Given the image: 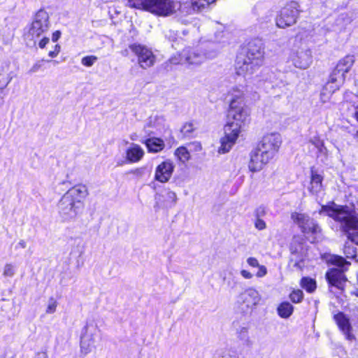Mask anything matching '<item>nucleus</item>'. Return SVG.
<instances>
[{"instance_id":"obj_1","label":"nucleus","mask_w":358,"mask_h":358,"mask_svg":"<svg viewBox=\"0 0 358 358\" xmlns=\"http://www.w3.org/2000/svg\"><path fill=\"white\" fill-rule=\"evenodd\" d=\"M229 97L227 121L224 126V136L220 138L218 152H228L236 143L240 134L251 122L250 111L245 102V93L238 87H233L226 94Z\"/></svg>"},{"instance_id":"obj_2","label":"nucleus","mask_w":358,"mask_h":358,"mask_svg":"<svg viewBox=\"0 0 358 358\" xmlns=\"http://www.w3.org/2000/svg\"><path fill=\"white\" fill-rule=\"evenodd\" d=\"M89 195L85 185L79 183L69 188L58 202L59 213L64 220L75 219L85 210V201Z\"/></svg>"},{"instance_id":"obj_3","label":"nucleus","mask_w":358,"mask_h":358,"mask_svg":"<svg viewBox=\"0 0 358 358\" xmlns=\"http://www.w3.org/2000/svg\"><path fill=\"white\" fill-rule=\"evenodd\" d=\"M265 47L259 38H252L243 44L236 58V66L238 74H243L248 71H252L255 67L262 65Z\"/></svg>"},{"instance_id":"obj_4","label":"nucleus","mask_w":358,"mask_h":358,"mask_svg":"<svg viewBox=\"0 0 358 358\" xmlns=\"http://www.w3.org/2000/svg\"><path fill=\"white\" fill-rule=\"evenodd\" d=\"M127 6L166 17L176 13L180 3L176 0H127Z\"/></svg>"},{"instance_id":"obj_5","label":"nucleus","mask_w":358,"mask_h":358,"mask_svg":"<svg viewBox=\"0 0 358 358\" xmlns=\"http://www.w3.org/2000/svg\"><path fill=\"white\" fill-rule=\"evenodd\" d=\"M290 217L293 222L299 227L304 235L310 236L314 240L322 235L321 226L308 215L294 211L291 213Z\"/></svg>"},{"instance_id":"obj_6","label":"nucleus","mask_w":358,"mask_h":358,"mask_svg":"<svg viewBox=\"0 0 358 358\" xmlns=\"http://www.w3.org/2000/svg\"><path fill=\"white\" fill-rule=\"evenodd\" d=\"M299 5L292 1L287 2L278 12L275 17V24L278 27L285 29L296 24L299 17Z\"/></svg>"},{"instance_id":"obj_7","label":"nucleus","mask_w":358,"mask_h":358,"mask_svg":"<svg viewBox=\"0 0 358 358\" xmlns=\"http://www.w3.org/2000/svg\"><path fill=\"white\" fill-rule=\"evenodd\" d=\"M345 74L346 73L342 72L336 66L334 68L329 75L327 83L324 86L320 93V99L322 102H327L329 100L335 91L339 90L341 85L345 82Z\"/></svg>"},{"instance_id":"obj_8","label":"nucleus","mask_w":358,"mask_h":358,"mask_svg":"<svg viewBox=\"0 0 358 358\" xmlns=\"http://www.w3.org/2000/svg\"><path fill=\"white\" fill-rule=\"evenodd\" d=\"M50 22L48 13L43 10H40L36 14L35 18L29 29L28 36L30 37L31 40L35 41L44 36L48 32Z\"/></svg>"},{"instance_id":"obj_9","label":"nucleus","mask_w":358,"mask_h":358,"mask_svg":"<svg viewBox=\"0 0 358 358\" xmlns=\"http://www.w3.org/2000/svg\"><path fill=\"white\" fill-rule=\"evenodd\" d=\"M348 268H329L325 273V279L329 290L333 288L343 293L345 291L346 284L348 281L345 272Z\"/></svg>"},{"instance_id":"obj_10","label":"nucleus","mask_w":358,"mask_h":358,"mask_svg":"<svg viewBox=\"0 0 358 358\" xmlns=\"http://www.w3.org/2000/svg\"><path fill=\"white\" fill-rule=\"evenodd\" d=\"M129 50L137 58V62L141 68L147 69L152 67L156 61V57L146 45L134 43L129 45Z\"/></svg>"},{"instance_id":"obj_11","label":"nucleus","mask_w":358,"mask_h":358,"mask_svg":"<svg viewBox=\"0 0 358 358\" xmlns=\"http://www.w3.org/2000/svg\"><path fill=\"white\" fill-rule=\"evenodd\" d=\"M281 144L282 139L280 135L273 132L265 134L257 146L263 150V153L273 158L278 152Z\"/></svg>"},{"instance_id":"obj_12","label":"nucleus","mask_w":358,"mask_h":358,"mask_svg":"<svg viewBox=\"0 0 358 358\" xmlns=\"http://www.w3.org/2000/svg\"><path fill=\"white\" fill-rule=\"evenodd\" d=\"M352 210V208L347 205H337L334 201H330L328 204L322 205L319 213H325L335 222L341 224Z\"/></svg>"},{"instance_id":"obj_13","label":"nucleus","mask_w":358,"mask_h":358,"mask_svg":"<svg viewBox=\"0 0 358 358\" xmlns=\"http://www.w3.org/2000/svg\"><path fill=\"white\" fill-rule=\"evenodd\" d=\"M341 230L348 239L358 245V213L355 208L341 224Z\"/></svg>"},{"instance_id":"obj_14","label":"nucleus","mask_w":358,"mask_h":358,"mask_svg":"<svg viewBox=\"0 0 358 358\" xmlns=\"http://www.w3.org/2000/svg\"><path fill=\"white\" fill-rule=\"evenodd\" d=\"M250 157V159L248 163V168L252 173L262 170L263 168L273 159L269 155L263 153V150L257 146L251 151Z\"/></svg>"},{"instance_id":"obj_15","label":"nucleus","mask_w":358,"mask_h":358,"mask_svg":"<svg viewBox=\"0 0 358 358\" xmlns=\"http://www.w3.org/2000/svg\"><path fill=\"white\" fill-rule=\"evenodd\" d=\"M175 165L173 162L167 159L161 162L155 168L154 180L160 183L168 182L174 172Z\"/></svg>"},{"instance_id":"obj_16","label":"nucleus","mask_w":358,"mask_h":358,"mask_svg":"<svg viewBox=\"0 0 358 358\" xmlns=\"http://www.w3.org/2000/svg\"><path fill=\"white\" fill-rule=\"evenodd\" d=\"M333 319L337 324L339 330L345 335L347 340L353 341L355 339V337L352 334V327L350 320L343 312H338L334 315Z\"/></svg>"},{"instance_id":"obj_17","label":"nucleus","mask_w":358,"mask_h":358,"mask_svg":"<svg viewBox=\"0 0 358 358\" xmlns=\"http://www.w3.org/2000/svg\"><path fill=\"white\" fill-rule=\"evenodd\" d=\"M143 149L136 143H132L125 150V159L129 164H134L140 162L144 157Z\"/></svg>"},{"instance_id":"obj_18","label":"nucleus","mask_w":358,"mask_h":358,"mask_svg":"<svg viewBox=\"0 0 358 358\" xmlns=\"http://www.w3.org/2000/svg\"><path fill=\"white\" fill-rule=\"evenodd\" d=\"M89 324H86L83 329L80 338V352L83 355L90 353L94 347V340L92 335L88 334Z\"/></svg>"},{"instance_id":"obj_19","label":"nucleus","mask_w":358,"mask_h":358,"mask_svg":"<svg viewBox=\"0 0 358 358\" xmlns=\"http://www.w3.org/2000/svg\"><path fill=\"white\" fill-rule=\"evenodd\" d=\"M142 143L145 145L149 153H158L165 148L164 141L159 137L148 138Z\"/></svg>"},{"instance_id":"obj_20","label":"nucleus","mask_w":358,"mask_h":358,"mask_svg":"<svg viewBox=\"0 0 358 358\" xmlns=\"http://www.w3.org/2000/svg\"><path fill=\"white\" fill-rule=\"evenodd\" d=\"M179 56L180 57V62H173V59H175V57H172L171 59H170V60H169L170 62L172 64H179L184 58L185 60L189 64L197 65V64H200L203 61V57L200 54H198L195 51L191 50L187 51L186 52H182V54L179 55Z\"/></svg>"},{"instance_id":"obj_21","label":"nucleus","mask_w":358,"mask_h":358,"mask_svg":"<svg viewBox=\"0 0 358 358\" xmlns=\"http://www.w3.org/2000/svg\"><path fill=\"white\" fill-rule=\"evenodd\" d=\"M323 176L316 171L314 166L310 168V192L317 193L322 189Z\"/></svg>"},{"instance_id":"obj_22","label":"nucleus","mask_w":358,"mask_h":358,"mask_svg":"<svg viewBox=\"0 0 358 358\" xmlns=\"http://www.w3.org/2000/svg\"><path fill=\"white\" fill-rule=\"evenodd\" d=\"M259 301V296L254 289L249 288L245 291L243 294V302L245 303L246 307L252 308L256 306Z\"/></svg>"},{"instance_id":"obj_23","label":"nucleus","mask_w":358,"mask_h":358,"mask_svg":"<svg viewBox=\"0 0 358 358\" xmlns=\"http://www.w3.org/2000/svg\"><path fill=\"white\" fill-rule=\"evenodd\" d=\"M294 310V306L288 301H282L277 307L278 315L280 317L284 319L289 317L292 315Z\"/></svg>"},{"instance_id":"obj_24","label":"nucleus","mask_w":358,"mask_h":358,"mask_svg":"<svg viewBox=\"0 0 358 358\" xmlns=\"http://www.w3.org/2000/svg\"><path fill=\"white\" fill-rule=\"evenodd\" d=\"M355 63V59L352 55H345L344 57L341 59L336 65V67L338 68L342 72L347 73L349 72L352 66Z\"/></svg>"},{"instance_id":"obj_25","label":"nucleus","mask_w":358,"mask_h":358,"mask_svg":"<svg viewBox=\"0 0 358 358\" xmlns=\"http://www.w3.org/2000/svg\"><path fill=\"white\" fill-rule=\"evenodd\" d=\"M299 285L301 287L308 293H313L317 289V282L309 276H303L301 278Z\"/></svg>"},{"instance_id":"obj_26","label":"nucleus","mask_w":358,"mask_h":358,"mask_svg":"<svg viewBox=\"0 0 358 358\" xmlns=\"http://www.w3.org/2000/svg\"><path fill=\"white\" fill-rule=\"evenodd\" d=\"M176 158L180 162L185 164L191 159L189 150L185 145L177 148L174 151Z\"/></svg>"},{"instance_id":"obj_27","label":"nucleus","mask_w":358,"mask_h":358,"mask_svg":"<svg viewBox=\"0 0 358 358\" xmlns=\"http://www.w3.org/2000/svg\"><path fill=\"white\" fill-rule=\"evenodd\" d=\"M329 263L331 265L336 266L337 268H348L351 265V263L346 260L342 256L338 255H332L329 259Z\"/></svg>"},{"instance_id":"obj_28","label":"nucleus","mask_w":358,"mask_h":358,"mask_svg":"<svg viewBox=\"0 0 358 358\" xmlns=\"http://www.w3.org/2000/svg\"><path fill=\"white\" fill-rule=\"evenodd\" d=\"M266 214L265 210L263 208H258L255 211L256 220L255 222V227L258 230H263L266 229V222L260 218V216H264Z\"/></svg>"},{"instance_id":"obj_29","label":"nucleus","mask_w":358,"mask_h":358,"mask_svg":"<svg viewBox=\"0 0 358 358\" xmlns=\"http://www.w3.org/2000/svg\"><path fill=\"white\" fill-rule=\"evenodd\" d=\"M289 299L293 303H300L304 299V294L300 289H292L289 294Z\"/></svg>"},{"instance_id":"obj_30","label":"nucleus","mask_w":358,"mask_h":358,"mask_svg":"<svg viewBox=\"0 0 358 358\" xmlns=\"http://www.w3.org/2000/svg\"><path fill=\"white\" fill-rule=\"evenodd\" d=\"M195 130L196 127H194L193 122H187L181 127L180 133L184 137H189L192 136Z\"/></svg>"},{"instance_id":"obj_31","label":"nucleus","mask_w":358,"mask_h":358,"mask_svg":"<svg viewBox=\"0 0 358 358\" xmlns=\"http://www.w3.org/2000/svg\"><path fill=\"white\" fill-rule=\"evenodd\" d=\"M343 254L346 259H355L357 257V249L353 245L345 243L343 249Z\"/></svg>"},{"instance_id":"obj_32","label":"nucleus","mask_w":358,"mask_h":358,"mask_svg":"<svg viewBox=\"0 0 358 358\" xmlns=\"http://www.w3.org/2000/svg\"><path fill=\"white\" fill-rule=\"evenodd\" d=\"M187 145L190 147L189 152H192V153L199 154L203 150L202 145L199 141H192L189 143Z\"/></svg>"},{"instance_id":"obj_33","label":"nucleus","mask_w":358,"mask_h":358,"mask_svg":"<svg viewBox=\"0 0 358 358\" xmlns=\"http://www.w3.org/2000/svg\"><path fill=\"white\" fill-rule=\"evenodd\" d=\"M98 59L96 56L88 55L82 58L81 63L85 66H92L94 62Z\"/></svg>"},{"instance_id":"obj_34","label":"nucleus","mask_w":358,"mask_h":358,"mask_svg":"<svg viewBox=\"0 0 358 358\" xmlns=\"http://www.w3.org/2000/svg\"><path fill=\"white\" fill-rule=\"evenodd\" d=\"M177 199V196L175 192L172 191H168L166 193V199L163 200V202L166 205L173 204Z\"/></svg>"},{"instance_id":"obj_35","label":"nucleus","mask_w":358,"mask_h":358,"mask_svg":"<svg viewBox=\"0 0 358 358\" xmlns=\"http://www.w3.org/2000/svg\"><path fill=\"white\" fill-rule=\"evenodd\" d=\"M15 273V268L11 264H6L3 267V275L5 277H12Z\"/></svg>"},{"instance_id":"obj_36","label":"nucleus","mask_w":358,"mask_h":358,"mask_svg":"<svg viewBox=\"0 0 358 358\" xmlns=\"http://www.w3.org/2000/svg\"><path fill=\"white\" fill-rule=\"evenodd\" d=\"M57 306V302L53 298H50L49 300V303L46 308V313L48 314H51L55 312Z\"/></svg>"},{"instance_id":"obj_37","label":"nucleus","mask_w":358,"mask_h":358,"mask_svg":"<svg viewBox=\"0 0 358 358\" xmlns=\"http://www.w3.org/2000/svg\"><path fill=\"white\" fill-rule=\"evenodd\" d=\"M215 358H237V357L236 352L231 350H225L221 355L216 356Z\"/></svg>"},{"instance_id":"obj_38","label":"nucleus","mask_w":358,"mask_h":358,"mask_svg":"<svg viewBox=\"0 0 358 358\" xmlns=\"http://www.w3.org/2000/svg\"><path fill=\"white\" fill-rule=\"evenodd\" d=\"M310 31L306 28H299V32L296 34L295 38L302 40L304 36H307Z\"/></svg>"},{"instance_id":"obj_39","label":"nucleus","mask_w":358,"mask_h":358,"mask_svg":"<svg viewBox=\"0 0 358 358\" xmlns=\"http://www.w3.org/2000/svg\"><path fill=\"white\" fill-rule=\"evenodd\" d=\"M257 268H259L258 271L256 273V276L257 278H262L266 275L267 269L265 266L259 265V266H257Z\"/></svg>"},{"instance_id":"obj_40","label":"nucleus","mask_w":358,"mask_h":358,"mask_svg":"<svg viewBox=\"0 0 358 358\" xmlns=\"http://www.w3.org/2000/svg\"><path fill=\"white\" fill-rule=\"evenodd\" d=\"M43 59L36 62L30 69L29 71L31 73L36 72L42 68Z\"/></svg>"},{"instance_id":"obj_41","label":"nucleus","mask_w":358,"mask_h":358,"mask_svg":"<svg viewBox=\"0 0 358 358\" xmlns=\"http://www.w3.org/2000/svg\"><path fill=\"white\" fill-rule=\"evenodd\" d=\"M310 142L318 148L324 146V142L319 136H315L313 140L310 141Z\"/></svg>"},{"instance_id":"obj_42","label":"nucleus","mask_w":358,"mask_h":358,"mask_svg":"<svg viewBox=\"0 0 358 358\" xmlns=\"http://www.w3.org/2000/svg\"><path fill=\"white\" fill-rule=\"evenodd\" d=\"M41 39L38 42V47L41 49H43L45 48L46 45L49 43L50 39L48 36H41Z\"/></svg>"},{"instance_id":"obj_43","label":"nucleus","mask_w":358,"mask_h":358,"mask_svg":"<svg viewBox=\"0 0 358 358\" xmlns=\"http://www.w3.org/2000/svg\"><path fill=\"white\" fill-rule=\"evenodd\" d=\"M247 263L251 267H254V268H256V267L259 266V265L257 259L255 257H252L248 258Z\"/></svg>"},{"instance_id":"obj_44","label":"nucleus","mask_w":358,"mask_h":358,"mask_svg":"<svg viewBox=\"0 0 358 358\" xmlns=\"http://www.w3.org/2000/svg\"><path fill=\"white\" fill-rule=\"evenodd\" d=\"M130 173L136 176H141L144 173V168L143 167H139L136 168L129 171Z\"/></svg>"},{"instance_id":"obj_45","label":"nucleus","mask_w":358,"mask_h":358,"mask_svg":"<svg viewBox=\"0 0 358 358\" xmlns=\"http://www.w3.org/2000/svg\"><path fill=\"white\" fill-rule=\"evenodd\" d=\"M61 34H62L61 31L59 30L54 31L52 35V41L53 42L57 41L59 39V38L61 37Z\"/></svg>"},{"instance_id":"obj_46","label":"nucleus","mask_w":358,"mask_h":358,"mask_svg":"<svg viewBox=\"0 0 358 358\" xmlns=\"http://www.w3.org/2000/svg\"><path fill=\"white\" fill-rule=\"evenodd\" d=\"M241 274L245 279H250L253 276L252 274L247 270H241Z\"/></svg>"},{"instance_id":"obj_47","label":"nucleus","mask_w":358,"mask_h":358,"mask_svg":"<svg viewBox=\"0 0 358 358\" xmlns=\"http://www.w3.org/2000/svg\"><path fill=\"white\" fill-rule=\"evenodd\" d=\"M59 54L55 50H51L48 52V56L51 58L56 57Z\"/></svg>"},{"instance_id":"obj_48","label":"nucleus","mask_w":358,"mask_h":358,"mask_svg":"<svg viewBox=\"0 0 358 358\" xmlns=\"http://www.w3.org/2000/svg\"><path fill=\"white\" fill-rule=\"evenodd\" d=\"M59 54L55 50H51L48 52V56L51 58L56 57Z\"/></svg>"},{"instance_id":"obj_49","label":"nucleus","mask_w":358,"mask_h":358,"mask_svg":"<svg viewBox=\"0 0 358 358\" xmlns=\"http://www.w3.org/2000/svg\"><path fill=\"white\" fill-rule=\"evenodd\" d=\"M353 117L358 122V106L355 107V113L353 115Z\"/></svg>"},{"instance_id":"obj_50","label":"nucleus","mask_w":358,"mask_h":358,"mask_svg":"<svg viewBox=\"0 0 358 358\" xmlns=\"http://www.w3.org/2000/svg\"><path fill=\"white\" fill-rule=\"evenodd\" d=\"M53 50H55V52H57L58 54H59L60 51H61V46L59 45V44H56L55 46H54V49Z\"/></svg>"},{"instance_id":"obj_51","label":"nucleus","mask_w":358,"mask_h":358,"mask_svg":"<svg viewBox=\"0 0 358 358\" xmlns=\"http://www.w3.org/2000/svg\"><path fill=\"white\" fill-rule=\"evenodd\" d=\"M128 54H129V52H128L127 49H125V50L121 51V55L122 56L127 57V56H128Z\"/></svg>"},{"instance_id":"obj_52","label":"nucleus","mask_w":358,"mask_h":358,"mask_svg":"<svg viewBox=\"0 0 358 358\" xmlns=\"http://www.w3.org/2000/svg\"><path fill=\"white\" fill-rule=\"evenodd\" d=\"M355 138H358V130L355 134Z\"/></svg>"},{"instance_id":"obj_53","label":"nucleus","mask_w":358,"mask_h":358,"mask_svg":"<svg viewBox=\"0 0 358 358\" xmlns=\"http://www.w3.org/2000/svg\"><path fill=\"white\" fill-rule=\"evenodd\" d=\"M295 266H299V263L298 262H296L295 264H294Z\"/></svg>"},{"instance_id":"obj_54","label":"nucleus","mask_w":358,"mask_h":358,"mask_svg":"<svg viewBox=\"0 0 358 358\" xmlns=\"http://www.w3.org/2000/svg\"><path fill=\"white\" fill-rule=\"evenodd\" d=\"M171 138H172V140L174 141V136H171Z\"/></svg>"},{"instance_id":"obj_55","label":"nucleus","mask_w":358,"mask_h":358,"mask_svg":"<svg viewBox=\"0 0 358 358\" xmlns=\"http://www.w3.org/2000/svg\"><path fill=\"white\" fill-rule=\"evenodd\" d=\"M357 284H358V274H357Z\"/></svg>"}]
</instances>
